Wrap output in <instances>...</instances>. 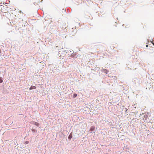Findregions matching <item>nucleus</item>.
Instances as JSON below:
<instances>
[{
	"mask_svg": "<svg viewBox=\"0 0 154 154\" xmlns=\"http://www.w3.org/2000/svg\"><path fill=\"white\" fill-rule=\"evenodd\" d=\"M151 43H152V44L154 45V43L153 42V41L152 40V41H151Z\"/></svg>",
	"mask_w": 154,
	"mask_h": 154,
	"instance_id": "9b49d317",
	"label": "nucleus"
},
{
	"mask_svg": "<svg viewBox=\"0 0 154 154\" xmlns=\"http://www.w3.org/2000/svg\"><path fill=\"white\" fill-rule=\"evenodd\" d=\"M3 82V79L2 78L0 77V83H2Z\"/></svg>",
	"mask_w": 154,
	"mask_h": 154,
	"instance_id": "0eeeda50",
	"label": "nucleus"
},
{
	"mask_svg": "<svg viewBox=\"0 0 154 154\" xmlns=\"http://www.w3.org/2000/svg\"><path fill=\"white\" fill-rule=\"evenodd\" d=\"M148 45H146V47H148Z\"/></svg>",
	"mask_w": 154,
	"mask_h": 154,
	"instance_id": "4468645a",
	"label": "nucleus"
},
{
	"mask_svg": "<svg viewBox=\"0 0 154 154\" xmlns=\"http://www.w3.org/2000/svg\"><path fill=\"white\" fill-rule=\"evenodd\" d=\"M56 47L57 48V47H58V46H57Z\"/></svg>",
	"mask_w": 154,
	"mask_h": 154,
	"instance_id": "f3484780",
	"label": "nucleus"
},
{
	"mask_svg": "<svg viewBox=\"0 0 154 154\" xmlns=\"http://www.w3.org/2000/svg\"><path fill=\"white\" fill-rule=\"evenodd\" d=\"M77 97V94H73V97L75 98Z\"/></svg>",
	"mask_w": 154,
	"mask_h": 154,
	"instance_id": "1a4fd4ad",
	"label": "nucleus"
},
{
	"mask_svg": "<svg viewBox=\"0 0 154 154\" xmlns=\"http://www.w3.org/2000/svg\"><path fill=\"white\" fill-rule=\"evenodd\" d=\"M127 110H128V109H126L125 111V112L126 113V112H127Z\"/></svg>",
	"mask_w": 154,
	"mask_h": 154,
	"instance_id": "2eb2a0df",
	"label": "nucleus"
},
{
	"mask_svg": "<svg viewBox=\"0 0 154 154\" xmlns=\"http://www.w3.org/2000/svg\"><path fill=\"white\" fill-rule=\"evenodd\" d=\"M72 54V57H77L76 54H73V53Z\"/></svg>",
	"mask_w": 154,
	"mask_h": 154,
	"instance_id": "6e6552de",
	"label": "nucleus"
},
{
	"mask_svg": "<svg viewBox=\"0 0 154 154\" xmlns=\"http://www.w3.org/2000/svg\"><path fill=\"white\" fill-rule=\"evenodd\" d=\"M64 52H66V53H67V51H66V50H65V51Z\"/></svg>",
	"mask_w": 154,
	"mask_h": 154,
	"instance_id": "ddd939ff",
	"label": "nucleus"
},
{
	"mask_svg": "<svg viewBox=\"0 0 154 154\" xmlns=\"http://www.w3.org/2000/svg\"><path fill=\"white\" fill-rule=\"evenodd\" d=\"M95 129V127L94 126H92L90 129V133H91L94 131Z\"/></svg>",
	"mask_w": 154,
	"mask_h": 154,
	"instance_id": "f03ea898",
	"label": "nucleus"
},
{
	"mask_svg": "<svg viewBox=\"0 0 154 154\" xmlns=\"http://www.w3.org/2000/svg\"><path fill=\"white\" fill-rule=\"evenodd\" d=\"M77 32V30L75 29L74 30H73V29L72 28L71 30V34L72 35H74Z\"/></svg>",
	"mask_w": 154,
	"mask_h": 154,
	"instance_id": "f257e3e1",
	"label": "nucleus"
},
{
	"mask_svg": "<svg viewBox=\"0 0 154 154\" xmlns=\"http://www.w3.org/2000/svg\"><path fill=\"white\" fill-rule=\"evenodd\" d=\"M102 71L103 72H104L106 74H107L109 72V71L106 69H103L102 70Z\"/></svg>",
	"mask_w": 154,
	"mask_h": 154,
	"instance_id": "20e7f679",
	"label": "nucleus"
},
{
	"mask_svg": "<svg viewBox=\"0 0 154 154\" xmlns=\"http://www.w3.org/2000/svg\"><path fill=\"white\" fill-rule=\"evenodd\" d=\"M36 88V86H31V87L29 88V90H32V89H35Z\"/></svg>",
	"mask_w": 154,
	"mask_h": 154,
	"instance_id": "423d86ee",
	"label": "nucleus"
},
{
	"mask_svg": "<svg viewBox=\"0 0 154 154\" xmlns=\"http://www.w3.org/2000/svg\"><path fill=\"white\" fill-rule=\"evenodd\" d=\"M32 131L33 132H35V131H35V130L34 129H33V128H32Z\"/></svg>",
	"mask_w": 154,
	"mask_h": 154,
	"instance_id": "9d476101",
	"label": "nucleus"
},
{
	"mask_svg": "<svg viewBox=\"0 0 154 154\" xmlns=\"http://www.w3.org/2000/svg\"><path fill=\"white\" fill-rule=\"evenodd\" d=\"M60 51H59V53H60Z\"/></svg>",
	"mask_w": 154,
	"mask_h": 154,
	"instance_id": "dca6fc26",
	"label": "nucleus"
},
{
	"mask_svg": "<svg viewBox=\"0 0 154 154\" xmlns=\"http://www.w3.org/2000/svg\"><path fill=\"white\" fill-rule=\"evenodd\" d=\"M28 143V141H26V144H27Z\"/></svg>",
	"mask_w": 154,
	"mask_h": 154,
	"instance_id": "f8f14e48",
	"label": "nucleus"
},
{
	"mask_svg": "<svg viewBox=\"0 0 154 154\" xmlns=\"http://www.w3.org/2000/svg\"><path fill=\"white\" fill-rule=\"evenodd\" d=\"M72 133L71 132L70 133V134H69L68 137V139L69 140H70L71 138H72Z\"/></svg>",
	"mask_w": 154,
	"mask_h": 154,
	"instance_id": "7ed1b4c3",
	"label": "nucleus"
},
{
	"mask_svg": "<svg viewBox=\"0 0 154 154\" xmlns=\"http://www.w3.org/2000/svg\"><path fill=\"white\" fill-rule=\"evenodd\" d=\"M33 124L34 125H35L36 126L38 127L39 125V124L37 122H33Z\"/></svg>",
	"mask_w": 154,
	"mask_h": 154,
	"instance_id": "39448f33",
	"label": "nucleus"
}]
</instances>
